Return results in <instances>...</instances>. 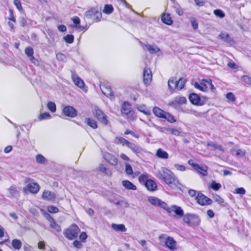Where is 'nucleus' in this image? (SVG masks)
Returning a JSON list of instances; mask_svg holds the SVG:
<instances>
[{
	"instance_id": "obj_29",
	"label": "nucleus",
	"mask_w": 251,
	"mask_h": 251,
	"mask_svg": "<svg viewBox=\"0 0 251 251\" xmlns=\"http://www.w3.org/2000/svg\"><path fill=\"white\" fill-rule=\"evenodd\" d=\"M123 186L128 190H136V186L128 180H123L122 182Z\"/></svg>"
},
{
	"instance_id": "obj_24",
	"label": "nucleus",
	"mask_w": 251,
	"mask_h": 251,
	"mask_svg": "<svg viewBox=\"0 0 251 251\" xmlns=\"http://www.w3.org/2000/svg\"><path fill=\"white\" fill-rule=\"evenodd\" d=\"M141 45L143 47H145L150 53L151 54L157 53L160 51V49L156 46H151L149 44H145L142 42H140Z\"/></svg>"
},
{
	"instance_id": "obj_43",
	"label": "nucleus",
	"mask_w": 251,
	"mask_h": 251,
	"mask_svg": "<svg viewBox=\"0 0 251 251\" xmlns=\"http://www.w3.org/2000/svg\"><path fill=\"white\" fill-rule=\"evenodd\" d=\"M210 187L215 191H218L221 188V184L217 183L215 180H212L210 184Z\"/></svg>"
},
{
	"instance_id": "obj_57",
	"label": "nucleus",
	"mask_w": 251,
	"mask_h": 251,
	"mask_svg": "<svg viewBox=\"0 0 251 251\" xmlns=\"http://www.w3.org/2000/svg\"><path fill=\"white\" fill-rule=\"evenodd\" d=\"M126 173L128 175H130L133 174V170L132 168L130 165L129 164H126Z\"/></svg>"
},
{
	"instance_id": "obj_15",
	"label": "nucleus",
	"mask_w": 251,
	"mask_h": 251,
	"mask_svg": "<svg viewBox=\"0 0 251 251\" xmlns=\"http://www.w3.org/2000/svg\"><path fill=\"white\" fill-rule=\"evenodd\" d=\"M152 80V74L151 70L149 68H145L143 73V81L146 85L150 84Z\"/></svg>"
},
{
	"instance_id": "obj_26",
	"label": "nucleus",
	"mask_w": 251,
	"mask_h": 251,
	"mask_svg": "<svg viewBox=\"0 0 251 251\" xmlns=\"http://www.w3.org/2000/svg\"><path fill=\"white\" fill-rule=\"evenodd\" d=\"M145 185L147 189L150 191H154L157 189L156 184L151 179L148 180Z\"/></svg>"
},
{
	"instance_id": "obj_20",
	"label": "nucleus",
	"mask_w": 251,
	"mask_h": 251,
	"mask_svg": "<svg viewBox=\"0 0 251 251\" xmlns=\"http://www.w3.org/2000/svg\"><path fill=\"white\" fill-rule=\"evenodd\" d=\"M72 78L76 86L79 87L80 89H83L84 87L85 83L83 80L80 77H78L74 73H72Z\"/></svg>"
},
{
	"instance_id": "obj_58",
	"label": "nucleus",
	"mask_w": 251,
	"mask_h": 251,
	"mask_svg": "<svg viewBox=\"0 0 251 251\" xmlns=\"http://www.w3.org/2000/svg\"><path fill=\"white\" fill-rule=\"evenodd\" d=\"M13 3L20 11L21 12L23 11V7L22 6L21 3L19 0H14Z\"/></svg>"
},
{
	"instance_id": "obj_34",
	"label": "nucleus",
	"mask_w": 251,
	"mask_h": 251,
	"mask_svg": "<svg viewBox=\"0 0 251 251\" xmlns=\"http://www.w3.org/2000/svg\"><path fill=\"white\" fill-rule=\"evenodd\" d=\"M232 153L234 154L236 156L242 157L245 155L246 151L241 149H232L231 151Z\"/></svg>"
},
{
	"instance_id": "obj_44",
	"label": "nucleus",
	"mask_w": 251,
	"mask_h": 251,
	"mask_svg": "<svg viewBox=\"0 0 251 251\" xmlns=\"http://www.w3.org/2000/svg\"><path fill=\"white\" fill-rule=\"evenodd\" d=\"M36 161L40 164H45L47 162V160L41 154H38L36 157Z\"/></svg>"
},
{
	"instance_id": "obj_32",
	"label": "nucleus",
	"mask_w": 251,
	"mask_h": 251,
	"mask_svg": "<svg viewBox=\"0 0 251 251\" xmlns=\"http://www.w3.org/2000/svg\"><path fill=\"white\" fill-rule=\"evenodd\" d=\"M111 227L113 229L117 231L125 232L126 231V228L124 224H112Z\"/></svg>"
},
{
	"instance_id": "obj_23",
	"label": "nucleus",
	"mask_w": 251,
	"mask_h": 251,
	"mask_svg": "<svg viewBox=\"0 0 251 251\" xmlns=\"http://www.w3.org/2000/svg\"><path fill=\"white\" fill-rule=\"evenodd\" d=\"M187 100L185 97L177 96L175 98L174 100L172 101L171 103H170V105L173 106H176L177 105L185 104Z\"/></svg>"
},
{
	"instance_id": "obj_59",
	"label": "nucleus",
	"mask_w": 251,
	"mask_h": 251,
	"mask_svg": "<svg viewBox=\"0 0 251 251\" xmlns=\"http://www.w3.org/2000/svg\"><path fill=\"white\" fill-rule=\"evenodd\" d=\"M166 131L170 132L172 134L176 136H178L180 134V132L176 129L175 128H167Z\"/></svg>"
},
{
	"instance_id": "obj_42",
	"label": "nucleus",
	"mask_w": 251,
	"mask_h": 251,
	"mask_svg": "<svg viewBox=\"0 0 251 251\" xmlns=\"http://www.w3.org/2000/svg\"><path fill=\"white\" fill-rule=\"evenodd\" d=\"M114 10V8L112 5L111 4H106L104 6V8L102 10V12L106 14H111Z\"/></svg>"
},
{
	"instance_id": "obj_49",
	"label": "nucleus",
	"mask_w": 251,
	"mask_h": 251,
	"mask_svg": "<svg viewBox=\"0 0 251 251\" xmlns=\"http://www.w3.org/2000/svg\"><path fill=\"white\" fill-rule=\"evenodd\" d=\"M51 118L50 115L48 112H45L40 114L38 116V119L40 121H42L45 119H48Z\"/></svg>"
},
{
	"instance_id": "obj_7",
	"label": "nucleus",
	"mask_w": 251,
	"mask_h": 251,
	"mask_svg": "<svg viewBox=\"0 0 251 251\" xmlns=\"http://www.w3.org/2000/svg\"><path fill=\"white\" fill-rule=\"evenodd\" d=\"M188 164L192 166L194 170L198 172L200 174L203 176H206L207 175L208 167L207 166L205 165L201 167L198 164L195 163L192 159L189 160Z\"/></svg>"
},
{
	"instance_id": "obj_39",
	"label": "nucleus",
	"mask_w": 251,
	"mask_h": 251,
	"mask_svg": "<svg viewBox=\"0 0 251 251\" xmlns=\"http://www.w3.org/2000/svg\"><path fill=\"white\" fill-rule=\"evenodd\" d=\"M11 244L13 248L17 250H19L21 248L22 245L21 241L17 239H13L12 241Z\"/></svg>"
},
{
	"instance_id": "obj_4",
	"label": "nucleus",
	"mask_w": 251,
	"mask_h": 251,
	"mask_svg": "<svg viewBox=\"0 0 251 251\" xmlns=\"http://www.w3.org/2000/svg\"><path fill=\"white\" fill-rule=\"evenodd\" d=\"M80 229L75 224H73L64 231V235L66 238L73 240L77 237Z\"/></svg>"
},
{
	"instance_id": "obj_52",
	"label": "nucleus",
	"mask_w": 251,
	"mask_h": 251,
	"mask_svg": "<svg viewBox=\"0 0 251 251\" xmlns=\"http://www.w3.org/2000/svg\"><path fill=\"white\" fill-rule=\"evenodd\" d=\"M39 208L37 207H33L29 209L30 212L35 216H38L39 214Z\"/></svg>"
},
{
	"instance_id": "obj_13",
	"label": "nucleus",
	"mask_w": 251,
	"mask_h": 251,
	"mask_svg": "<svg viewBox=\"0 0 251 251\" xmlns=\"http://www.w3.org/2000/svg\"><path fill=\"white\" fill-rule=\"evenodd\" d=\"M94 114L96 117L101 123L104 125L107 124L108 120L107 119V116L101 110L98 108H96L95 109Z\"/></svg>"
},
{
	"instance_id": "obj_21",
	"label": "nucleus",
	"mask_w": 251,
	"mask_h": 251,
	"mask_svg": "<svg viewBox=\"0 0 251 251\" xmlns=\"http://www.w3.org/2000/svg\"><path fill=\"white\" fill-rule=\"evenodd\" d=\"M219 37L229 45L235 44L233 39L231 38L229 35L226 33H222L219 35Z\"/></svg>"
},
{
	"instance_id": "obj_64",
	"label": "nucleus",
	"mask_w": 251,
	"mask_h": 251,
	"mask_svg": "<svg viewBox=\"0 0 251 251\" xmlns=\"http://www.w3.org/2000/svg\"><path fill=\"white\" fill-rule=\"evenodd\" d=\"M73 245L77 249H81V248H82V247L83 246L82 244L80 241H79L78 240H75L73 242Z\"/></svg>"
},
{
	"instance_id": "obj_41",
	"label": "nucleus",
	"mask_w": 251,
	"mask_h": 251,
	"mask_svg": "<svg viewBox=\"0 0 251 251\" xmlns=\"http://www.w3.org/2000/svg\"><path fill=\"white\" fill-rule=\"evenodd\" d=\"M149 177V176L147 174H143L141 175H140L138 177L139 181L140 183L145 184L147 181L149 180L148 178Z\"/></svg>"
},
{
	"instance_id": "obj_10",
	"label": "nucleus",
	"mask_w": 251,
	"mask_h": 251,
	"mask_svg": "<svg viewBox=\"0 0 251 251\" xmlns=\"http://www.w3.org/2000/svg\"><path fill=\"white\" fill-rule=\"evenodd\" d=\"M40 189L39 185L36 182H30L26 187H24L23 191L25 192H29L32 194H36Z\"/></svg>"
},
{
	"instance_id": "obj_35",
	"label": "nucleus",
	"mask_w": 251,
	"mask_h": 251,
	"mask_svg": "<svg viewBox=\"0 0 251 251\" xmlns=\"http://www.w3.org/2000/svg\"><path fill=\"white\" fill-rule=\"evenodd\" d=\"M152 111L155 116L161 118L163 117L164 114L165 112L164 111L157 107H154L153 108Z\"/></svg>"
},
{
	"instance_id": "obj_48",
	"label": "nucleus",
	"mask_w": 251,
	"mask_h": 251,
	"mask_svg": "<svg viewBox=\"0 0 251 251\" xmlns=\"http://www.w3.org/2000/svg\"><path fill=\"white\" fill-rule=\"evenodd\" d=\"M63 39L66 42L69 44H72L74 42V36L73 35L68 34L65 36H64Z\"/></svg>"
},
{
	"instance_id": "obj_8",
	"label": "nucleus",
	"mask_w": 251,
	"mask_h": 251,
	"mask_svg": "<svg viewBox=\"0 0 251 251\" xmlns=\"http://www.w3.org/2000/svg\"><path fill=\"white\" fill-rule=\"evenodd\" d=\"M165 210L169 213H171L172 211L174 212L177 218H183V216L185 215L182 208L176 205H173L170 207H169L167 205Z\"/></svg>"
},
{
	"instance_id": "obj_31",
	"label": "nucleus",
	"mask_w": 251,
	"mask_h": 251,
	"mask_svg": "<svg viewBox=\"0 0 251 251\" xmlns=\"http://www.w3.org/2000/svg\"><path fill=\"white\" fill-rule=\"evenodd\" d=\"M129 148H130L134 152L137 154L141 152V149L136 145L131 143L129 141L126 145Z\"/></svg>"
},
{
	"instance_id": "obj_61",
	"label": "nucleus",
	"mask_w": 251,
	"mask_h": 251,
	"mask_svg": "<svg viewBox=\"0 0 251 251\" xmlns=\"http://www.w3.org/2000/svg\"><path fill=\"white\" fill-rule=\"evenodd\" d=\"M242 79L246 83L251 85V77L248 75H243L242 76Z\"/></svg>"
},
{
	"instance_id": "obj_36",
	"label": "nucleus",
	"mask_w": 251,
	"mask_h": 251,
	"mask_svg": "<svg viewBox=\"0 0 251 251\" xmlns=\"http://www.w3.org/2000/svg\"><path fill=\"white\" fill-rule=\"evenodd\" d=\"M207 146H210L213 148L214 150H218L222 152H224L225 150L221 145L217 144L215 143L209 142L207 144Z\"/></svg>"
},
{
	"instance_id": "obj_14",
	"label": "nucleus",
	"mask_w": 251,
	"mask_h": 251,
	"mask_svg": "<svg viewBox=\"0 0 251 251\" xmlns=\"http://www.w3.org/2000/svg\"><path fill=\"white\" fill-rule=\"evenodd\" d=\"M103 158L110 164L113 166H115L117 164L118 160L117 158L113 155L108 153L105 152L103 154Z\"/></svg>"
},
{
	"instance_id": "obj_11",
	"label": "nucleus",
	"mask_w": 251,
	"mask_h": 251,
	"mask_svg": "<svg viewBox=\"0 0 251 251\" xmlns=\"http://www.w3.org/2000/svg\"><path fill=\"white\" fill-rule=\"evenodd\" d=\"M121 113L123 116L128 119V115L132 113L131 105L127 101H124L122 105Z\"/></svg>"
},
{
	"instance_id": "obj_22",
	"label": "nucleus",
	"mask_w": 251,
	"mask_h": 251,
	"mask_svg": "<svg viewBox=\"0 0 251 251\" xmlns=\"http://www.w3.org/2000/svg\"><path fill=\"white\" fill-rule=\"evenodd\" d=\"M190 101L193 104L197 105H202L203 103L201 102V100L199 95L196 94L192 93L189 96Z\"/></svg>"
},
{
	"instance_id": "obj_53",
	"label": "nucleus",
	"mask_w": 251,
	"mask_h": 251,
	"mask_svg": "<svg viewBox=\"0 0 251 251\" xmlns=\"http://www.w3.org/2000/svg\"><path fill=\"white\" fill-rule=\"evenodd\" d=\"M214 14L217 17H219L221 18H223L225 16V14L224 12L220 9H216L214 11Z\"/></svg>"
},
{
	"instance_id": "obj_2",
	"label": "nucleus",
	"mask_w": 251,
	"mask_h": 251,
	"mask_svg": "<svg viewBox=\"0 0 251 251\" xmlns=\"http://www.w3.org/2000/svg\"><path fill=\"white\" fill-rule=\"evenodd\" d=\"M185 84V80L183 78H180L178 80H176L175 78L172 77L168 81V89L171 92L175 89L180 90L184 87Z\"/></svg>"
},
{
	"instance_id": "obj_6",
	"label": "nucleus",
	"mask_w": 251,
	"mask_h": 251,
	"mask_svg": "<svg viewBox=\"0 0 251 251\" xmlns=\"http://www.w3.org/2000/svg\"><path fill=\"white\" fill-rule=\"evenodd\" d=\"M84 16L88 19H92L94 21L98 22L102 18V14L97 8H91L87 10L84 14Z\"/></svg>"
},
{
	"instance_id": "obj_37",
	"label": "nucleus",
	"mask_w": 251,
	"mask_h": 251,
	"mask_svg": "<svg viewBox=\"0 0 251 251\" xmlns=\"http://www.w3.org/2000/svg\"><path fill=\"white\" fill-rule=\"evenodd\" d=\"M129 141L122 137H116L114 140V143L117 144H122L123 146H126Z\"/></svg>"
},
{
	"instance_id": "obj_54",
	"label": "nucleus",
	"mask_w": 251,
	"mask_h": 251,
	"mask_svg": "<svg viewBox=\"0 0 251 251\" xmlns=\"http://www.w3.org/2000/svg\"><path fill=\"white\" fill-rule=\"evenodd\" d=\"M56 59L59 61H66L67 57L65 55L62 53H58L56 55Z\"/></svg>"
},
{
	"instance_id": "obj_28",
	"label": "nucleus",
	"mask_w": 251,
	"mask_h": 251,
	"mask_svg": "<svg viewBox=\"0 0 251 251\" xmlns=\"http://www.w3.org/2000/svg\"><path fill=\"white\" fill-rule=\"evenodd\" d=\"M161 20L163 23L168 25H171L173 22L169 14L164 13L161 17Z\"/></svg>"
},
{
	"instance_id": "obj_56",
	"label": "nucleus",
	"mask_w": 251,
	"mask_h": 251,
	"mask_svg": "<svg viewBox=\"0 0 251 251\" xmlns=\"http://www.w3.org/2000/svg\"><path fill=\"white\" fill-rule=\"evenodd\" d=\"M48 211L50 213H56L59 211L58 208L54 206H49L48 207Z\"/></svg>"
},
{
	"instance_id": "obj_9",
	"label": "nucleus",
	"mask_w": 251,
	"mask_h": 251,
	"mask_svg": "<svg viewBox=\"0 0 251 251\" xmlns=\"http://www.w3.org/2000/svg\"><path fill=\"white\" fill-rule=\"evenodd\" d=\"M148 200L151 204L162 208L164 210L167 206V204L165 202L155 197H150Z\"/></svg>"
},
{
	"instance_id": "obj_47",
	"label": "nucleus",
	"mask_w": 251,
	"mask_h": 251,
	"mask_svg": "<svg viewBox=\"0 0 251 251\" xmlns=\"http://www.w3.org/2000/svg\"><path fill=\"white\" fill-rule=\"evenodd\" d=\"M162 118L166 119L168 122L170 123H173L175 121L174 117L170 114L166 112H165V114H164L163 117Z\"/></svg>"
},
{
	"instance_id": "obj_33",
	"label": "nucleus",
	"mask_w": 251,
	"mask_h": 251,
	"mask_svg": "<svg viewBox=\"0 0 251 251\" xmlns=\"http://www.w3.org/2000/svg\"><path fill=\"white\" fill-rule=\"evenodd\" d=\"M48 221L50 223V226L54 229L56 231L60 232L61 230L60 226L55 222L54 219L51 217L50 218V219L48 220Z\"/></svg>"
},
{
	"instance_id": "obj_12",
	"label": "nucleus",
	"mask_w": 251,
	"mask_h": 251,
	"mask_svg": "<svg viewBox=\"0 0 251 251\" xmlns=\"http://www.w3.org/2000/svg\"><path fill=\"white\" fill-rule=\"evenodd\" d=\"M197 202L201 205H209L212 203V200L201 193H198L196 197Z\"/></svg>"
},
{
	"instance_id": "obj_46",
	"label": "nucleus",
	"mask_w": 251,
	"mask_h": 251,
	"mask_svg": "<svg viewBox=\"0 0 251 251\" xmlns=\"http://www.w3.org/2000/svg\"><path fill=\"white\" fill-rule=\"evenodd\" d=\"M139 111L143 112L147 115H149L151 114V112L149 110L147 109L144 105H140L137 107Z\"/></svg>"
},
{
	"instance_id": "obj_60",
	"label": "nucleus",
	"mask_w": 251,
	"mask_h": 251,
	"mask_svg": "<svg viewBox=\"0 0 251 251\" xmlns=\"http://www.w3.org/2000/svg\"><path fill=\"white\" fill-rule=\"evenodd\" d=\"M190 22L191 23L192 26L194 29H197L198 28V24L195 18H190Z\"/></svg>"
},
{
	"instance_id": "obj_38",
	"label": "nucleus",
	"mask_w": 251,
	"mask_h": 251,
	"mask_svg": "<svg viewBox=\"0 0 251 251\" xmlns=\"http://www.w3.org/2000/svg\"><path fill=\"white\" fill-rule=\"evenodd\" d=\"M85 123L87 125H88L91 127H92L94 129H96L98 127L97 124L96 122L94 120L91 119L90 118H86L85 119Z\"/></svg>"
},
{
	"instance_id": "obj_27",
	"label": "nucleus",
	"mask_w": 251,
	"mask_h": 251,
	"mask_svg": "<svg viewBox=\"0 0 251 251\" xmlns=\"http://www.w3.org/2000/svg\"><path fill=\"white\" fill-rule=\"evenodd\" d=\"M102 93L107 97H111L114 96L112 90L109 86H103L100 88Z\"/></svg>"
},
{
	"instance_id": "obj_63",
	"label": "nucleus",
	"mask_w": 251,
	"mask_h": 251,
	"mask_svg": "<svg viewBox=\"0 0 251 251\" xmlns=\"http://www.w3.org/2000/svg\"><path fill=\"white\" fill-rule=\"evenodd\" d=\"M174 166L178 171L183 172L186 170V168L184 165L176 164H175Z\"/></svg>"
},
{
	"instance_id": "obj_40",
	"label": "nucleus",
	"mask_w": 251,
	"mask_h": 251,
	"mask_svg": "<svg viewBox=\"0 0 251 251\" xmlns=\"http://www.w3.org/2000/svg\"><path fill=\"white\" fill-rule=\"evenodd\" d=\"M25 53L26 54V55L28 56L29 57H30V59L31 60H35V58L33 56V50L32 49V48L30 47H27L25 48Z\"/></svg>"
},
{
	"instance_id": "obj_30",
	"label": "nucleus",
	"mask_w": 251,
	"mask_h": 251,
	"mask_svg": "<svg viewBox=\"0 0 251 251\" xmlns=\"http://www.w3.org/2000/svg\"><path fill=\"white\" fill-rule=\"evenodd\" d=\"M129 148H130L134 152L137 154L141 152V149L136 145L131 143L129 141L126 145Z\"/></svg>"
},
{
	"instance_id": "obj_50",
	"label": "nucleus",
	"mask_w": 251,
	"mask_h": 251,
	"mask_svg": "<svg viewBox=\"0 0 251 251\" xmlns=\"http://www.w3.org/2000/svg\"><path fill=\"white\" fill-rule=\"evenodd\" d=\"M97 171L104 173L105 174H107V168H106L102 164H100L99 166L97 168Z\"/></svg>"
},
{
	"instance_id": "obj_16",
	"label": "nucleus",
	"mask_w": 251,
	"mask_h": 251,
	"mask_svg": "<svg viewBox=\"0 0 251 251\" xmlns=\"http://www.w3.org/2000/svg\"><path fill=\"white\" fill-rule=\"evenodd\" d=\"M64 114L68 117L74 118L77 115L76 110L71 106H65L63 109Z\"/></svg>"
},
{
	"instance_id": "obj_55",
	"label": "nucleus",
	"mask_w": 251,
	"mask_h": 251,
	"mask_svg": "<svg viewBox=\"0 0 251 251\" xmlns=\"http://www.w3.org/2000/svg\"><path fill=\"white\" fill-rule=\"evenodd\" d=\"M234 194H238L240 195H244L246 193L245 189L243 187L238 188L235 189L233 192Z\"/></svg>"
},
{
	"instance_id": "obj_18",
	"label": "nucleus",
	"mask_w": 251,
	"mask_h": 251,
	"mask_svg": "<svg viewBox=\"0 0 251 251\" xmlns=\"http://www.w3.org/2000/svg\"><path fill=\"white\" fill-rule=\"evenodd\" d=\"M9 192V198H18L20 197V191L19 189L14 186H11L7 189Z\"/></svg>"
},
{
	"instance_id": "obj_5",
	"label": "nucleus",
	"mask_w": 251,
	"mask_h": 251,
	"mask_svg": "<svg viewBox=\"0 0 251 251\" xmlns=\"http://www.w3.org/2000/svg\"><path fill=\"white\" fill-rule=\"evenodd\" d=\"M183 221L190 226H198L200 225L201 220L199 217L193 214H186L183 218Z\"/></svg>"
},
{
	"instance_id": "obj_17",
	"label": "nucleus",
	"mask_w": 251,
	"mask_h": 251,
	"mask_svg": "<svg viewBox=\"0 0 251 251\" xmlns=\"http://www.w3.org/2000/svg\"><path fill=\"white\" fill-rule=\"evenodd\" d=\"M208 80L202 79L200 83L197 82L194 83L195 88L203 92H206L208 89Z\"/></svg>"
},
{
	"instance_id": "obj_19",
	"label": "nucleus",
	"mask_w": 251,
	"mask_h": 251,
	"mask_svg": "<svg viewBox=\"0 0 251 251\" xmlns=\"http://www.w3.org/2000/svg\"><path fill=\"white\" fill-rule=\"evenodd\" d=\"M42 198L44 200L53 201L55 200L56 195L53 192L45 190L43 193Z\"/></svg>"
},
{
	"instance_id": "obj_3",
	"label": "nucleus",
	"mask_w": 251,
	"mask_h": 251,
	"mask_svg": "<svg viewBox=\"0 0 251 251\" xmlns=\"http://www.w3.org/2000/svg\"><path fill=\"white\" fill-rule=\"evenodd\" d=\"M159 240L160 243H163L165 246L170 250L174 251L177 249L176 242L172 237H166L165 234H161L159 236Z\"/></svg>"
},
{
	"instance_id": "obj_62",
	"label": "nucleus",
	"mask_w": 251,
	"mask_h": 251,
	"mask_svg": "<svg viewBox=\"0 0 251 251\" xmlns=\"http://www.w3.org/2000/svg\"><path fill=\"white\" fill-rule=\"evenodd\" d=\"M213 198L214 200L219 203H222L224 202V199L217 194L213 196Z\"/></svg>"
},
{
	"instance_id": "obj_45",
	"label": "nucleus",
	"mask_w": 251,
	"mask_h": 251,
	"mask_svg": "<svg viewBox=\"0 0 251 251\" xmlns=\"http://www.w3.org/2000/svg\"><path fill=\"white\" fill-rule=\"evenodd\" d=\"M47 108L51 112H55L56 110V105L54 102L50 101L47 103Z\"/></svg>"
},
{
	"instance_id": "obj_25",
	"label": "nucleus",
	"mask_w": 251,
	"mask_h": 251,
	"mask_svg": "<svg viewBox=\"0 0 251 251\" xmlns=\"http://www.w3.org/2000/svg\"><path fill=\"white\" fill-rule=\"evenodd\" d=\"M155 155L158 158L162 159H167L169 158L168 153L161 148L157 150Z\"/></svg>"
},
{
	"instance_id": "obj_51",
	"label": "nucleus",
	"mask_w": 251,
	"mask_h": 251,
	"mask_svg": "<svg viewBox=\"0 0 251 251\" xmlns=\"http://www.w3.org/2000/svg\"><path fill=\"white\" fill-rule=\"evenodd\" d=\"M226 97L227 100L232 102H234L236 100V98L234 95L231 92L227 93Z\"/></svg>"
},
{
	"instance_id": "obj_1",
	"label": "nucleus",
	"mask_w": 251,
	"mask_h": 251,
	"mask_svg": "<svg viewBox=\"0 0 251 251\" xmlns=\"http://www.w3.org/2000/svg\"><path fill=\"white\" fill-rule=\"evenodd\" d=\"M158 178L163 180L170 187L176 188L180 183L174 174L165 167H162L156 173Z\"/></svg>"
}]
</instances>
